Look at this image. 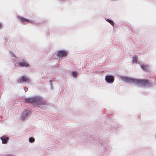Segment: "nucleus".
I'll return each mask as SVG.
<instances>
[{
	"label": "nucleus",
	"instance_id": "obj_1",
	"mask_svg": "<svg viewBox=\"0 0 156 156\" xmlns=\"http://www.w3.org/2000/svg\"><path fill=\"white\" fill-rule=\"evenodd\" d=\"M121 79L126 82L133 83L140 87H146L149 84L148 80H136L125 76L121 77Z\"/></svg>",
	"mask_w": 156,
	"mask_h": 156
},
{
	"label": "nucleus",
	"instance_id": "obj_2",
	"mask_svg": "<svg viewBox=\"0 0 156 156\" xmlns=\"http://www.w3.org/2000/svg\"><path fill=\"white\" fill-rule=\"evenodd\" d=\"M23 101L27 103H31L35 105L36 106L43 105L45 104V101L41 96L25 98Z\"/></svg>",
	"mask_w": 156,
	"mask_h": 156
},
{
	"label": "nucleus",
	"instance_id": "obj_3",
	"mask_svg": "<svg viewBox=\"0 0 156 156\" xmlns=\"http://www.w3.org/2000/svg\"><path fill=\"white\" fill-rule=\"evenodd\" d=\"M17 81L19 83L22 82L30 83L31 81V80L27 76L23 75L20 78L18 79Z\"/></svg>",
	"mask_w": 156,
	"mask_h": 156
},
{
	"label": "nucleus",
	"instance_id": "obj_4",
	"mask_svg": "<svg viewBox=\"0 0 156 156\" xmlns=\"http://www.w3.org/2000/svg\"><path fill=\"white\" fill-rule=\"evenodd\" d=\"M68 52L67 51L64 50H59L56 53L58 57L59 58H62L63 57L66 56L67 55Z\"/></svg>",
	"mask_w": 156,
	"mask_h": 156
},
{
	"label": "nucleus",
	"instance_id": "obj_5",
	"mask_svg": "<svg viewBox=\"0 0 156 156\" xmlns=\"http://www.w3.org/2000/svg\"><path fill=\"white\" fill-rule=\"evenodd\" d=\"M18 65L21 67H28L30 64L24 60L22 59L18 62Z\"/></svg>",
	"mask_w": 156,
	"mask_h": 156
},
{
	"label": "nucleus",
	"instance_id": "obj_6",
	"mask_svg": "<svg viewBox=\"0 0 156 156\" xmlns=\"http://www.w3.org/2000/svg\"><path fill=\"white\" fill-rule=\"evenodd\" d=\"M105 80L106 81L109 83H112L114 80L113 76L112 75H107L105 77Z\"/></svg>",
	"mask_w": 156,
	"mask_h": 156
},
{
	"label": "nucleus",
	"instance_id": "obj_7",
	"mask_svg": "<svg viewBox=\"0 0 156 156\" xmlns=\"http://www.w3.org/2000/svg\"><path fill=\"white\" fill-rule=\"evenodd\" d=\"M30 112L28 110H25L22 114L21 117L23 120L25 119L29 115Z\"/></svg>",
	"mask_w": 156,
	"mask_h": 156
},
{
	"label": "nucleus",
	"instance_id": "obj_8",
	"mask_svg": "<svg viewBox=\"0 0 156 156\" xmlns=\"http://www.w3.org/2000/svg\"><path fill=\"white\" fill-rule=\"evenodd\" d=\"M18 18L19 19V20L22 21L23 22L25 23H33L32 20L26 19L23 17L18 16Z\"/></svg>",
	"mask_w": 156,
	"mask_h": 156
},
{
	"label": "nucleus",
	"instance_id": "obj_9",
	"mask_svg": "<svg viewBox=\"0 0 156 156\" xmlns=\"http://www.w3.org/2000/svg\"><path fill=\"white\" fill-rule=\"evenodd\" d=\"M1 139L2 141V144H6L9 140V138L5 136H3L1 137Z\"/></svg>",
	"mask_w": 156,
	"mask_h": 156
},
{
	"label": "nucleus",
	"instance_id": "obj_10",
	"mask_svg": "<svg viewBox=\"0 0 156 156\" xmlns=\"http://www.w3.org/2000/svg\"><path fill=\"white\" fill-rule=\"evenodd\" d=\"M140 67L142 69L146 71H147L149 69V66L147 65H141Z\"/></svg>",
	"mask_w": 156,
	"mask_h": 156
},
{
	"label": "nucleus",
	"instance_id": "obj_11",
	"mask_svg": "<svg viewBox=\"0 0 156 156\" xmlns=\"http://www.w3.org/2000/svg\"><path fill=\"white\" fill-rule=\"evenodd\" d=\"M137 58L136 56H134L132 60V62L133 64H136L137 63Z\"/></svg>",
	"mask_w": 156,
	"mask_h": 156
},
{
	"label": "nucleus",
	"instance_id": "obj_12",
	"mask_svg": "<svg viewBox=\"0 0 156 156\" xmlns=\"http://www.w3.org/2000/svg\"><path fill=\"white\" fill-rule=\"evenodd\" d=\"M106 20L113 27L114 26V23L112 20L107 19Z\"/></svg>",
	"mask_w": 156,
	"mask_h": 156
},
{
	"label": "nucleus",
	"instance_id": "obj_13",
	"mask_svg": "<svg viewBox=\"0 0 156 156\" xmlns=\"http://www.w3.org/2000/svg\"><path fill=\"white\" fill-rule=\"evenodd\" d=\"M35 141V139L34 138L32 137L30 138L29 139V141L30 143H33Z\"/></svg>",
	"mask_w": 156,
	"mask_h": 156
},
{
	"label": "nucleus",
	"instance_id": "obj_14",
	"mask_svg": "<svg viewBox=\"0 0 156 156\" xmlns=\"http://www.w3.org/2000/svg\"><path fill=\"white\" fill-rule=\"evenodd\" d=\"M77 73L75 71H73L72 72V75L73 76L76 77L77 76Z\"/></svg>",
	"mask_w": 156,
	"mask_h": 156
},
{
	"label": "nucleus",
	"instance_id": "obj_15",
	"mask_svg": "<svg viewBox=\"0 0 156 156\" xmlns=\"http://www.w3.org/2000/svg\"><path fill=\"white\" fill-rule=\"evenodd\" d=\"M11 56L12 57H15L13 53H12V52L11 53Z\"/></svg>",
	"mask_w": 156,
	"mask_h": 156
},
{
	"label": "nucleus",
	"instance_id": "obj_16",
	"mask_svg": "<svg viewBox=\"0 0 156 156\" xmlns=\"http://www.w3.org/2000/svg\"><path fill=\"white\" fill-rule=\"evenodd\" d=\"M7 156H14L11 154H8L7 155Z\"/></svg>",
	"mask_w": 156,
	"mask_h": 156
},
{
	"label": "nucleus",
	"instance_id": "obj_17",
	"mask_svg": "<svg viewBox=\"0 0 156 156\" xmlns=\"http://www.w3.org/2000/svg\"><path fill=\"white\" fill-rule=\"evenodd\" d=\"M2 26V25L1 23H0V28Z\"/></svg>",
	"mask_w": 156,
	"mask_h": 156
}]
</instances>
